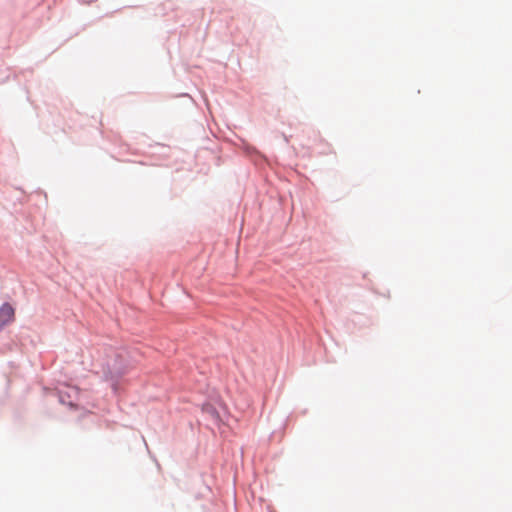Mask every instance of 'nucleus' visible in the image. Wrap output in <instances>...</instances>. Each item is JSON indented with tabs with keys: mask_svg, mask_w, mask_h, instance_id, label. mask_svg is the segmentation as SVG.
<instances>
[{
	"mask_svg": "<svg viewBox=\"0 0 512 512\" xmlns=\"http://www.w3.org/2000/svg\"><path fill=\"white\" fill-rule=\"evenodd\" d=\"M14 319V309L11 305L5 303L0 307V330L12 322Z\"/></svg>",
	"mask_w": 512,
	"mask_h": 512,
	"instance_id": "1",
	"label": "nucleus"
},
{
	"mask_svg": "<svg viewBox=\"0 0 512 512\" xmlns=\"http://www.w3.org/2000/svg\"><path fill=\"white\" fill-rule=\"evenodd\" d=\"M111 372L120 373V372H121V370H120V368H118V367H116L115 365H113V366L111 367Z\"/></svg>",
	"mask_w": 512,
	"mask_h": 512,
	"instance_id": "2",
	"label": "nucleus"
}]
</instances>
